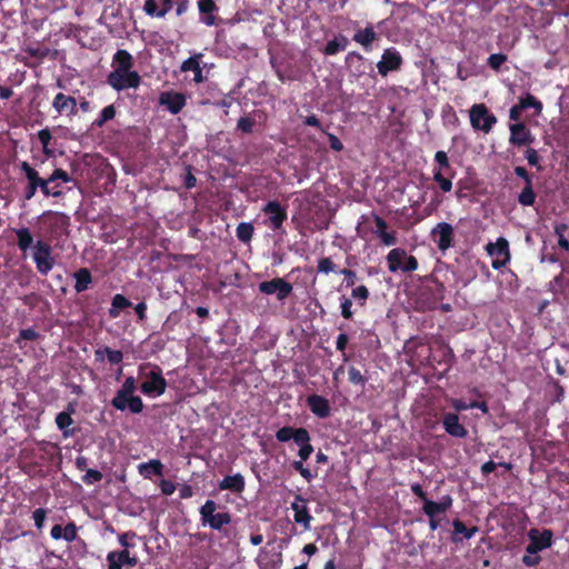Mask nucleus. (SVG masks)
<instances>
[{"mask_svg":"<svg viewBox=\"0 0 569 569\" xmlns=\"http://www.w3.org/2000/svg\"><path fill=\"white\" fill-rule=\"evenodd\" d=\"M20 170L27 179V184L23 189L24 201L31 200L38 190H40L44 197L61 198L63 196L62 190H51L48 178L40 177L39 172L29 162L22 161Z\"/></svg>","mask_w":569,"mask_h":569,"instance_id":"obj_1","label":"nucleus"},{"mask_svg":"<svg viewBox=\"0 0 569 569\" xmlns=\"http://www.w3.org/2000/svg\"><path fill=\"white\" fill-rule=\"evenodd\" d=\"M136 391L137 382L134 377H127L116 396L112 398L111 406L119 411L128 410L133 415L141 413L143 410V401L139 396L134 395Z\"/></svg>","mask_w":569,"mask_h":569,"instance_id":"obj_2","label":"nucleus"},{"mask_svg":"<svg viewBox=\"0 0 569 569\" xmlns=\"http://www.w3.org/2000/svg\"><path fill=\"white\" fill-rule=\"evenodd\" d=\"M217 503L213 500H207L200 508V519L202 525H208L213 530H221L223 526L231 523L229 512H218Z\"/></svg>","mask_w":569,"mask_h":569,"instance_id":"obj_3","label":"nucleus"},{"mask_svg":"<svg viewBox=\"0 0 569 569\" xmlns=\"http://www.w3.org/2000/svg\"><path fill=\"white\" fill-rule=\"evenodd\" d=\"M470 123L475 130L489 133L497 123V118L485 103H476L469 110Z\"/></svg>","mask_w":569,"mask_h":569,"instance_id":"obj_4","label":"nucleus"},{"mask_svg":"<svg viewBox=\"0 0 569 569\" xmlns=\"http://www.w3.org/2000/svg\"><path fill=\"white\" fill-rule=\"evenodd\" d=\"M32 259L40 274L47 276L54 267V258L52 257V248L50 243L38 240L33 246Z\"/></svg>","mask_w":569,"mask_h":569,"instance_id":"obj_5","label":"nucleus"},{"mask_svg":"<svg viewBox=\"0 0 569 569\" xmlns=\"http://www.w3.org/2000/svg\"><path fill=\"white\" fill-rule=\"evenodd\" d=\"M107 83L116 91L137 89L141 83V77L138 71H111L107 76Z\"/></svg>","mask_w":569,"mask_h":569,"instance_id":"obj_6","label":"nucleus"},{"mask_svg":"<svg viewBox=\"0 0 569 569\" xmlns=\"http://www.w3.org/2000/svg\"><path fill=\"white\" fill-rule=\"evenodd\" d=\"M486 251L490 257H493L491 267L495 270H500L510 261L509 242L505 237H499L497 241L489 242L486 246Z\"/></svg>","mask_w":569,"mask_h":569,"instance_id":"obj_7","label":"nucleus"},{"mask_svg":"<svg viewBox=\"0 0 569 569\" xmlns=\"http://www.w3.org/2000/svg\"><path fill=\"white\" fill-rule=\"evenodd\" d=\"M147 380L140 386V390L146 396H161L166 392L167 381L162 376L159 366H153V369L147 375Z\"/></svg>","mask_w":569,"mask_h":569,"instance_id":"obj_8","label":"nucleus"},{"mask_svg":"<svg viewBox=\"0 0 569 569\" xmlns=\"http://www.w3.org/2000/svg\"><path fill=\"white\" fill-rule=\"evenodd\" d=\"M436 166L432 169V179L438 184L439 189L443 192H450L452 189V181L441 174L440 170H449L450 161L446 151L439 150L435 154Z\"/></svg>","mask_w":569,"mask_h":569,"instance_id":"obj_9","label":"nucleus"},{"mask_svg":"<svg viewBox=\"0 0 569 569\" xmlns=\"http://www.w3.org/2000/svg\"><path fill=\"white\" fill-rule=\"evenodd\" d=\"M261 211L268 217L269 227L278 232L282 230L284 221L288 219L287 207L282 206L277 200L268 201L261 209Z\"/></svg>","mask_w":569,"mask_h":569,"instance_id":"obj_10","label":"nucleus"},{"mask_svg":"<svg viewBox=\"0 0 569 569\" xmlns=\"http://www.w3.org/2000/svg\"><path fill=\"white\" fill-rule=\"evenodd\" d=\"M41 219L51 238L61 236L69 227V217L62 212L46 211Z\"/></svg>","mask_w":569,"mask_h":569,"instance_id":"obj_11","label":"nucleus"},{"mask_svg":"<svg viewBox=\"0 0 569 569\" xmlns=\"http://www.w3.org/2000/svg\"><path fill=\"white\" fill-rule=\"evenodd\" d=\"M430 237L441 252H446L453 244L455 229L449 222H439L430 231Z\"/></svg>","mask_w":569,"mask_h":569,"instance_id":"obj_12","label":"nucleus"},{"mask_svg":"<svg viewBox=\"0 0 569 569\" xmlns=\"http://www.w3.org/2000/svg\"><path fill=\"white\" fill-rule=\"evenodd\" d=\"M259 291L264 295H276L279 301H284L292 292V284L283 278H273L262 281L258 286Z\"/></svg>","mask_w":569,"mask_h":569,"instance_id":"obj_13","label":"nucleus"},{"mask_svg":"<svg viewBox=\"0 0 569 569\" xmlns=\"http://www.w3.org/2000/svg\"><path fill=\"white\" fill-rule=\"evenodd\" d=\"M403 59L396 48H388L383 51L381 60L377 63L380 76L386 77L389 72L399 71Z\"/></svg>","mask_w":569,"mask_h":569,"instance_id":"obj_14","label":"nucleus"},{"mask_svg":"<svg viewBox=\"0 0 569 569\" xmlns=\"http://www.w3.org/2000/svg\"><path fill=\"white\" fill-rule=\"evenodd\" d=\"M52 108L59 117L72 118L78 113V100L63 92H58L52 100Z\"/></svg>","mask_w":569,"mask_h":569,"instance_id":"obj_15","label":"nucleus"},{"mask_svg":"<svg viewBox=\"0 0 569 569\" xmlns=\"http://www.w3.org/2000/svg\"><path fill=\"white\" fill-rule=\"evenodd\" d=\"M528 537L529 543L526 547V552L530 555H536L552 545L553 535L549 529H545L542 532H539L537 529H531Z\"/></svg>","mask_w":569,"mask_h":569,"instance_id":"obj_16","label":"nucleus"},{"mask_svg":"<svg viewBox=\"0 0 569 569\" xmlns=\"http://www.w3.org/2000/svg\"><path fill=\"white\" fill-rule=\"evenodd\" d=\"M445 431L453 438H466L467 428L460 422V418L455 412H445L441 419Z\"/></svg>","mask_w":569,"mask_h":569,"instance_id":"obj_17","label":"nucleus"},{"mask_svg":"<svg viewBox=\"0 0 569 569\" xmlns=\"http://www.w3.org/2000/svg\"><path fill=\"white\" fill-rule=\"evenodd\" d=\"M510 138L509 142L516 147L529 146L533 142L530 130L522 122L512 123L509 126Z\"/></svg>","mask_w":569,"mask_h":569,"instance_id":"obj_18","label":"nucleus"},{"mask_svg":"<svg viewBox=\"0 0 569 569\" xmlns=\"http://www.w3.org/2000/svg\"><path fill=\"white\" fill-rule=\"evenodd\" d=\"M186 96L181 92L166 91L160 94L159 103L172 114H178L186 106Z\"/></svg>","mask_w":569,"mask_h":569,"instance_id":"obj_19","label":"nucleus"},{"mask_svg":"<svg viewBox=\"0 0 569 569\" xmlns=\"http://www.w3.org/2000/svg\"><path fill=\"white\" fill-rule=\"evenodd\" d=\"M291 509L295 511V521L303 525L305 529L308 530L310 528L312 516L308 511L306 499L302 496L297 495L295 501L291 503Z\"/></svg>","mask_w":569,"mask_h":569,"instance_id":"obj_20","label":"nucleus"},{"mask_svg":"<svg viewBox=\"0 0 569 569\" xmlns=\"http://www.w3.org/2000/svg\"><path fill=\"white\" fill-rule=\"evenodd\" d=\"M307 405L310 411L318 418L325 419L330 416L331 408L329 400L320 395H310L307 398Z\"/></svg>","mask_w":569,"mask_h":569,"instance_id":"obj_21","label":"nucleus"},{"mask_svg":"<svg viewBox=\"0 0 569 569\" xmlns=\"http://www.w3.org/2000/svg\"><path fill=\"white\" fill-rule=\"evenodd\" d=\"M76 409L72 403H68L64 411L59 412L56 416V423L59 430L62 431L64 438H69L74 435V429H71L70 426L73 425V419L71 417L74 413Z\"/></svg>","mask_w":569,"mask_h":569,"instance_id":"obj_22","label":"nucleus"},{"mask_svg":"<svg viewBox=\"0 0 569 569\" xmlns=\"http://www.w3.org/2000/svg\"><path fill=\"white\" fill-rule=\"evenodd\" d=\"M372 218L377 227L375 233L381 240V242L388 247L397 244L398 239L396 236V231H387L388 224L386 220L382 219L377 213H372Z\"/></svg>","mask_w":569,"mask_h":569,"instance_id":"obj_23","label":"nucleus"},{"mask_svg":"<svg viewBox=\"0 0 569 569\" xmlns=\"http://www.w3.org/2000/svg\"><path fill=\"white\" fill-rule=\"evenodd\" d=\"M202 56V53H196L186 59L180 67V70L182 72L192 71L193 81L196 83H202L206 80V77L203 76L202 72V68L200 67Z\"/></svg>","mask_w":569,"mask_h":569,"instance_id":"obj_24","label":"nucleus"},{"mask_svg":"<svg viewBox=\"0 0 569 569\" xmlns=\"http://www.w3.org/2000/svg\"><path fill=\"white\" fill-rule=\"evenodd\" d=\"M161 8L158 6L157 0H146L143 4V11L151 18H164L166 14L172 9V0H160Z\"/></svg>","mask_w":569,"mask_h":569,"instance_id":"obj_25","label":"nucleus"},{"mask_svg":"<svg viewBox=\"0 0 569 569\" xmlns=\"http://www.w3.org/2000/svg\"><path fill=\"white\" fill-rule=\"evenodd\" d=\"M246 481L244 477L241 473H236L233 476H226L219 482L220 490H229L233 493L240 495L244 491Z\"/></svg>","mask_w":569,"mask_h":569,"instance_id":"obj_26","label":"nucleus"},{"mask_svg":"<svg viewBox=\"0 0 569 569\" xmlns=\"http://www.w3.org/2000/svg\"><path fill=\"white\" fill-rule=\"evenodd\" d=\"M453 532L451 540L455 543L461 542L463 539H470L478 532V527L473 526L468 528L460 519L452 521Z\"/></svg>","mask_w":569,"mask_h":569,"instance_id":"obj_27","label":"nucleus"},{"mask_svg":"<svg viewBox=\"0 0 569 569\" xmlns=\"http://www.w3.org/2000/svg\"><path fill=\"white\" fill-rule=\"evenodd\" d=\"M112 66V71H132L131 69L133 67V58L129 51L120 49L113 54Z\"/></svg>","mask_w":569,"mask_h":569,"instance_id":"obj_28","label":"nucleus"},{"mask_svg":"<svg viewBox=\"0 0 569 569\" xmlns=\"http://www.w3.org/2000/svg\"><path fill=\"white\" fill-rule=\"evenodd\" d=\"M163 463L158 459H151L148 462H142L138 466L139 475L144 479H151L153 476H163Z\"/></svg>","mask_w":569,"mask_h":569,"instance_id":"obj_29","label":"nucleus"},{"mask_svg":"<svg viewBox=\"0 0 569 569\" xmlns=\"http://www.w3.org/2000/svg\"><path fill=\"white\" fill-rule=\"evenodd\" d=\"M377 39V33L375 32L372 27H367L365 29H359L353 34V41L361 44L363 49L369 52L372 50V42Z\"/></svg>","mask_w":569,"mask_h":569,"instance_id":"obj_30","label":"nucleus"},{"mask_svg":"<svg viewBox=\"0 0 569 569\" xmlns=\"http://www.w3.org/2000/svg\"><path fill=\"white\" fill-rule=\"evenodd\" d=\"M198 9L201 14H206L202 18V22L206 26L216 24V18L212 16V13L218 10V7L213 0H199Z\"/></svg>","mask_w":569,"mask_h":569,"instance_id":"obj_31","label":"nucleus"},{"mask_svg":"<svg viewBox=\"0 0 569 569\" xmlns=\"http://www.w3.org/2000/svg\"><path fill=\"white\" fill-rule=\"evenodd\" d=\"M73 278L76 279L74 290L78 293L88 290L92 283V274L88 268H80L73 273Z\"/></svg>","mask_w":569,"mask_h":569,"instance_id":"obj_32","label":"nucleus"},{"mask_svg":"<svg viewBox=\"0 0 569 569\" xmlns=\"http://www.w3.org/2000/svg\"><path fill=\"white\" fill-rule=\"evenodd\" d=\"M406 258V250L402 248H395L387 254L388 269L390 272H397L402 269L403 259Z\"/></svg>","mask_w":569,"mask_h":569,"instance_id":"obj_33","label":"nucleus"},{"mask_svg":"<svg viewBox=\"0 0 569 569\" xmlns=\"http://www.w3.org/2000/svg\"><path fill=\"white\" fill-rule=\"evenodd\" d=\"M349 44V40L343 34L336 36L332 40H329L323 49L326 56H335L340 51L346 50Z\"/></svg>","mask_w":569,"mask_h":569,"instance_id":"obj_34","label":"nucleus"},{"mask_svg":"<svg viewBox=\"0 0 569 569\" xmlns=\"http://www.w3.org/2000/svg\"><path fill=\"white\" fill-rule=\"evenodd\" d=\"M14 233L17 236V246L22 252H26L34 246L33 236L29 228L22 227L20 229H16Z\"/></svg>","mask_w":569,"mask_h":569,"instance_id":"obj_35","label":"nucleus"},{"mask_svg":"<svg viewBox=\"0 0 569 569\" xmlns=\"http://www.w3.org/2000/svg\"><path fill=\"white\" fill-rule=\"evenodd\" d=\"M129 556V550L110 551L107 555L108 569H122Z\"/></svg>","mask_w":569,"mask_h":569,"instance_id":"obj_36","label":"nucleus"},{"mask_svg":"<svg viewBox=\"0 0 569 569\" xmlns=\"http://www.w3.org/2000/svg\"><path fill=\"white\" fill-rule=\"evenodd\" d=\"M365 57L356 51H351L346 57V63L355 68V74L360 77L366 73L365 70Z\"/></svg>","mask_w":569,"mask_h":569,"instance_id":"obj_37","label":"nucleus"},{"mask_svg":"<svg viewBox=\"0 0 569 569\" xmlns=\"http://www.w3.org/2000/svg\"><path fill=\"white\" fill-rule=\"evenodd\" d=\"M537 194L533 191L532 181L525 183L521 192L518 194V202L523 207L533 206L536 202Z\"/></svg>","mask_w":569,"mask_h":569,"instance_id":"obj_38","label":"nucleus"},{"mask_svg":"<svg viewBox=\"0 0 569 569\" xmlns=\"http://www.w3.org/2000/svg\"><path fill=\"white\" fill-rule=\"evenodd\" d=\"M129 307H131V302L123 295L117 293L112 298L109 316L111 318H118L120 316V311Z\"/></svg>","mask_w":569,"mask_h":569,"instance_id":"obj_39","label":"nucleus"},{"mask_svg":"<svg viewBox=\"0 0 569 569\" xmlns=\"http://www.w3.org/2000/svg\"><path fill=\"white\" fill-rule=\"evenodd\" d=\"M253 226L250 222H240L236 229V236L241 242H249L253 236Z\"/></svg>","mask_w":569,"mask_h":569,"instance_id":"obj_40","label":"nucleus"},{"mask_svg":"<svg viewBox=\"0 0 569 569\" xmlns=\"http://www.w3.org/2000/svg\"><path fill=\"white\" fill-rule=\"evenodd\" d=\"M116 116V108L113 104H109L104 107L98 118L93 121V127L101 128L103 127L108 121L112 120Z\"/></svg>","mask_w":569,"mask_h":569,"instance_id":"obj_41","label":"nucleus"},{"mask_svg":"<svg viewBox=\"0 0 569 569\" xmlns=\"http://www.w3.org/2000/svg\"><path fill=\"white\" fill-rule=\"evenodd\" d=\"M519 104L523 110L528 108H533L537 114H539L542 111V102L539 101L531 93H526L525 97L520 98Z\"/></svg>","mask_w":569,"mask_h":569,"instance_id":"obj_42","label":"nucleus"},{"mask_svg":"<svg viewBox=\"0 0 569 569\" xmlns=\"http://www.w3.org/2000/svg\"><path fill=\"white\" fill-rule=\"evenodd\" d=\"M369 297H370V292H369L368 288L363 284L358 286L351 290V297H350L351 300L352 299L356 300L360 307L366 306Z\"/></svg>","mask_w":569,"mask_h":569,"instance_id":"obj_43","label":"nucleus"},{"mask_svg":"<svg viewBox=\"0 0 569 569\" xmlns=\"http://www.w3.org/2000/svg\"><path fill=\"white\" fill-rule=\"evenodd\" d=\"M422 511L428 518L437 517L440 513H445L440 503L430 499L426 500L422 506Z\"/></svg>","mask_w":569,"mask_h":569,"instance_id":"obj_44","label":"nucleus"},{"mask_svg":"<svg viewBox=\"0 0 569 569\" xmlns=\"http://www.w3.org/2000/svg\"><path fill=\"white\" fill-rule=\"evenodd\" d=\"M256 126V120L250 116L241 117L237 122V130L242 133H252Z\"/></svg>","mask_w":569,"mask_h":569,"instance_id":"obj_45","label":"nucleus"},{"mask_svg":"<svg viewBox=\"0 0 569 569\" xmlns=\"http://www.w3.org/2000/svg\"><path fill=\"white\" fill-rule=\"evenodd\" d=\"M568 229L566 223H559L555 227V233L558 237V246L565 251H569V240L566 239L565 233Z\"/></svg>","mask_w":569,"mask_h":569,"instance_id":"obj_46","label":"nucleus"},{"mask_svg":"<svg viewBox=\"0 0 569 569\" xmlns=\"http://www.w3.org/2000/svg\"><path fill=\"white\" fill-rule=\"evenodd\" d=\"M38 139L42 144L43 153L47 156H51L52 151L49 149V144L52 139L51 131L48 128L41 129L38 131Z\"/></svg>","mask_w":569,"mask_h":569,"instance_id":"obj_47","label":"nucleus"},{"mask_svg":"<svg viewBox=\"0 0 569 569\" xmlns=\"http://www.w3.org/2000/svg\"><path fill=\"white\" fill-rule=\"evenodd\" d=\"M298 431V428H293L290 426H286L280 428L276 432V438L279 442H288L289 440H292Z\"/></svg>","mask_w":569,"mask_h":569,"instance_id":"obj_48","label":"nucleus"},{"mask_svg":"<svg viewBox=\"0 0 569 569\" xmlns=\"http://www.w3.org/2000/svg\"><path fill=\"white\" fill-rule=\"evenodd\" d=\"M348 376H349V381L352 385L360 386L361 388L365 387L367 379L365 378V376L361 373V371L359 369H357L353 366L349 367Z\"/></svg>","mask_w":569,"mask_h":569,"instance_id":"obj_49","label":"nucleus"},{"mask_svg":"<svg viewBox=\"0 0 569 569\" xmlns=\"http://www.w3.org/2000/svg\"><path fill=\"white\" fill-rule=\"evenodd\" d=\"M49 183H54L57 181H61L64 183H68L72 181V177L63 169L57 168L54 169L51 174L48 177Z\"/></svg>","mask_w":569,"mask_h":569,"instance_id":"obj_50","label":"nucleus"},{"mask_svg":"<svg viewBox=\"0 0 569 569\" xmlns=\"http://www.w3.org/2000/svg\"><path fill=\"white\" fill-rule=\"evenodd\" d=\"M339 300H340V309H341L342 318H345L346 320H351L353 318L351 298L341 296Z\"/></svg>","mask_w":569,"mask_h":569,"instance_id":"obj_51","label":"nucleus"},{"mask_svg":"<svg viewBox=\"0 0 569 569\" xmlns=\"http://www.w3.org/2000/svg\"><path fill=\"white\" fill-rule=\"evenodd\" d=\"M317 269H318V272L325 273V274H328L330 272H339L337 270V266L328 257L321 258V259L318 260Z\"/></svg>","mask_w":569,"mask_h":569,"instance_id":"obj_52","label":"nucleus"},{"mask_svg":"<svg viewBox=\"0 0 569 569\" xmlns=\"http://www.w3.org/2000/svg\"><path fill=\"white\" fill-rule=\"evenodd\" d=\"M507 59L505 53H492L489 56L487 63L492 70L499 71Z\"/></svg>","mask_w":569,"mask_h":569,"instance_id":"obj_53","label":"nucleus"},{"mask_svg":"<svg viewBox=\"0 0 569 569\" xmlns=\"http://www.w3.org/2000/svg\"><path fill=\"white\" fill-rule=\"evenodd\" d=\"M78 538V527L73 521H70L66 525V527H62V539H64L67 542H72Z\"/></svg>","mask_w":569,"mask_h":569,"instance_id":"obj_54","label":"nucleus"},{"mask_svg":"<svg viewBox=\"0 0 569 569\" xmlns=\"http://www.w3.org/2000/svg\"><path fill=\"white\" fill-rule=\"evenodd\" d=\"M40 338V333L33 328L21 329L19 337L16 339L17 345H21V340L36 341Z\"/></svg>","mask_w":569,"mask_h":569,"instance_id":"obj_55","label":"nucleus"},{"mask_svg":"<svg viewBox=\"0 0 569 569\" xmlns=\"http://www.w3.org/2000/svg\"><path fill=\"white\" fill-rule=\"evenodd\" d=\"M310 433L306 428H298L296 436L293 437V442L301 448V446H307L310 443Z\"/></svg>","mask_w":569,"mask_h":569,"instance_id":"obj_56","label":"nucleus"},{"mask_svg":"<svg viewBox=\"0 0 569 569\" xmlns=\"http://www.w3.org/2000/svg\"><path fill=\"white\" fill-rule=\"evenodd\" d=\"M102 473L96 469L86 470V475L82 477V481L87 485H92L102 480Z\"/></svg>","mask_w":569,"mask_h":569,"instance_id":"obj_57","label":"nucleus"},{"mask_svg":"<svg viewBox=\"0 0 569 569\" xmlns=\"http://www.w3.org/2000/svg\"><path fill=\"white\" fill-rule=\"evenodd\" d=\"M106 356L111 365H119L123 360V353L121 350H113L109 347H104Z\"/></svg>","mask_w":569,"mask_h":569,"instance_id":"obj_58","label":"nucleus"},{"mask_svg":"<svg viewBox=\"0 0 569 569\" xmlns=\"http://www.w3.org/2000/svg\"><path fill=\"white\" fill-rule=\"evenodd\" d=\"M46 517H47V510L43 508H38L33 511L32 519L34 521V526L37 527V529L41 530L43 528Z\"/></svg>","mask_w":569,"mask_h":569,"instance_id":"obj_59","label":"nucleus"},{"mask_svg":"<svg viewBox=\"0 0 569 569\" xmlns=\"http://www.w3.org/2000/svg\"><path fill=\"white\" fill-rule=\"evenodd\" d=\"M402 272H412L418 269V260L415 256H408L406 253V258L403 259Z\"/></svg>","mask_w":569,"mask_h":569,"instance_id":"obj_60","label":"nucleus"},{"mask_svg":"<svg viewBox=\"0 0 569 569\" xmlns=\"http://www.w3.org/2000/svg\"><path fill=\"white\" fill-rule=\"evenodd\" d=\"M137 533L134 531H127L118 536L119 543L124 548L123 550H129V548L134 545L129 542V538H136Z\"/></svg>","mask_w":569,"mask_h":569,"instance_id":"obj_61","label":"nucleus"},{"mask_svg":"<svg viewBox=\"0 0 569 569\" xmlns=\"http://www.w3.org/2000/svg\"><path fill=\"white\" fill-rule=\"evenodd\" d=\"M339 273L345 277L346 287L349 288L356 284L357 274L353 270L345 268L339 270Z\"/></svg>","mask_w":569,"mask_h":569,"instance_id":"obj_62","label":"nucleus"},{"mask_svg":"<svg viewBox=\"0 0 569 569\" xmlns=\"http://www.w3.org/2000/svg\"><path fill=\"white\" fill-rule=\"evenodd\" d=\"M30 57L42 60L47 57L48 50L41 47H28L24 50Z\"/></svg>","mask_w":569,"mask_h":569,"instance_id":"obj_63","label":"nucleus"},{"mask_svg":"<svg viewBox=\"0 0 569 569\" xmlns=\"http://www.w3.org/2000/svg\"><path fill=\"white\" fill-rule=\"evenodd\" d=\"M525 157L530 166L539 167L540 156L538 154L537 150L528 148L525 152Z\"/></svg>","mask_w":569,"mask_h":569,"instance_id":"obj_64","label":"nucleus"}]
</instances>
